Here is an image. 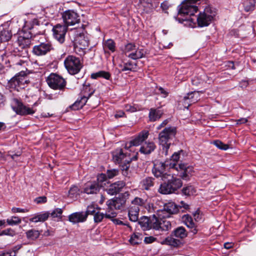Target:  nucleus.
I'll return each mask as SVG.
<instances>
[{
  "label": "nucleus",
  "instance_id": "nucleus-1",
  "mask_svg": "<svg viewBox=\"0 0 256 256\" xmlns=\"http://www.w3.org/2000/svg\"><path fill=\"white\" fill-rule=\"evenodd\" d=\"M200 0H186L184 2L180 8L178 12L179 16L185 17L182 18V20L183 21H190V26L194 27L195 24V19L191 18L192 16L194 15V13L196 12L198 8L196 6V3Z\"/></svg>",
  "mask_w": 256,
  "mask_h": 256
},
{
  "label": "nucleus",
  "instance_id": "nucleus-2",
  "mask_svg": "<svg viewBox=\"0 0 256 256\" xmlns=\"http://www.w3.org/2000/svg\"><path fill=\"white\" fill-rule=\"evenodd\" d=\"M164 182L161 184L158 192L160 194H167L174 192L181 188L182 185V180L170 174V178H166Z\"/></svg>",
  "mask_w": 256,
  "mask_h": 256
},
{
  "label": "nucleus",
  "instance_id": "nucleus-3",
  "mask_svg": "<svg viewBox=\"0 0 256 256\" xmlns=\"http://www.w3.org/2000/svg\"><path fill=\"white\" fill-rule=\"evenodd\" d=\"M126 202L124 197L115 198L108 200L106 202L108 208L105 214V217L108 218H112L116 216L114 210H120L125 205Z\"/></svg>",
  "mask_w": 256,
  "mask_h": 256
},
{
  "label": "nucleus",
  "instance_id": "nucleus-4",
  "mask_svg": "<svg viewBox=\"0 0 256 256\" xmlns=\"http://www.w3.org/2000/svg\"><path fill=\"white\" fill-rule=\"evenodd\" d=\"M176 130L175 127L166 128L162 131L158 135L160 144L163 147V150L165 152V155L168 154V150L170 148V140L175 136Z\"/></svg>",
  "mask_w": 256,
  "mask_h": 256
},
{
  "label": "nucleus",
  "instance_id": "nucleus-5",
  "mask_svg": "<svg viewBox=\"0 0 256 256\" xmlns=\"http://www.w3.org/2000/svg\"><path fill=\"white\" fill-rule=\"evenodd\" d=\"M216 14V10L211 6H206L202 12L196 18L198 24L200 27L208 26Z\"/></svg>",
  "mask_w": 256,
  "mask_h": 256
},
{
  "label": "nucleus",
  "instance_id": "nucleus-6",
  "mask_svg": "<svg viewBox=\"0 0 256 256\" xmlns=\"http://www.w3.org/2000/svg\"><path fill=\"white\" fill-rule=\"evenodd\" d=\"M64 66L70 74H76L80 72L82 64L80 58L73 56H68L64 61Z\"/></svg>",
  "mask_w": 256,
  "mask_h": 256
},
{
  "label": "nucleus",
  "instance_id": "nucleus-7",
  "mask_svg": "<svg viewBox=\"0 0 256 256\" xmlns=\"http://www.w3.org/2000/svg\"><path fill=\"white\" fill-rule=\"evenodd\" d=\"M163 205L162 208L157 210V216L159 218H170L171 215L176 214L178 212V207L174 202H160Z\"/></svg>",
  "mask_w": 256,
  "mask_h": 256
},
{
  "label": "nucleus",
  "instance_id": "nucleus-8",
  "mask_svg": "<svg viewBox=\"0 0 256 256\" xmlns=\"http://www.w3.org/2000/svg\"><path fill=\"white\" fill-rule=\"evenodd\" d=\"M164 162L156 161L154 164L152 172L157 178H160L162 180H165L166 178H170V174L167 172Z\"/></svg>",
  "mask_w": 256,
  "mask_h": 256
},
{
  "label": "nucleus",
  "instance_id": "nucleus-9",
  "mask_svg": "<svg viewBox=\"0 0 256 256\" xmlns=\"http://www.w3.org/2000/svg\"><path fill=\"white\" fill-rule=\"evenodd\" d=\"M46 82L49 86L54 90H62L66 84L65 80L56 74H51L48 77Z\"/></svg>",
  "mask_w": 256,
  "mask_h": 256
},
{
  "label": "nucleus",
  "instance_id": "nucleus-10",
  "mask_svg": "<svg viewBox=\"0 0 256 256\" xmlns=\"http://www.w3.org/2000/svg\"><path fill=\"white\" fill-rule=\"evenodd\" d=\"M11 106L13 110L18 114H31L34 112V111L32 108L24 105L21 102L16 98L12 100Z\"/></svg>",
  "mask_w": 256,
  "mask_h": 256
},
{
  "label": "nucleus",
  "instance_id": "nucleus-11",
  "mask_svg": "<svg viewBox=\"0 0 256 256\" xmlns=\"http://www.w3.org/2000/svg\"><path fill=\"white\" fill-rule=\"evenodd\" d=\"M112 159L114 162L118 164L122 163L123 162H130L133 160L137 159V156L131 157L130 154L124 152L121 148L116 150L112 152Z\"/></svg>",
  "mask_w": 256,
  "mask_h": 256
},
{
  "label": "nucleus",
  "instance_id": "nucleus-12",
  "mask_svg": "<svg viewBox=\"0 0 256 256\" xmlns=\"http://www.w3.org/2000/svg\"><path fill=\"white\" fill-rule=\"evenodd\" d=\"M62 18L64 25L67 27L74 26L80 22V16L76 12L72 10H68L64 12Z\"/></svg>",
  "mask_w": 256,
  "mask_h": 256
},
{
  "label": "nucleus",
  "instance_id": "nucleus-13",
  "mask_svg": "<svg viewBox=\"0 0 256 256\" xmlns=\"http://www.w3.org/2000/svg\"><path fill=\"white\" fill-rule=\"evenodd\" d=\"M54 50V47L50 42L46 41L35 46L33 48L32 52L36 56H40L46 55L48 52Z\"/></svg>",
  "mask_w": 256,
  "mask_h": 256
},
{
  "label": "nucleus",
  "instance_id": "nucleus-14",
  "mask_svg": "<svg viewBox=\"0 0 256 256\" xmlns=\"http://www.w3.org/2000/svg\"><path fill=\"white\" fill-rule=\"evenodd\" d=\"M166 218H159L158 216L153 215V219L152 222L153 224V228L162 230H168L171 228V223L169 220L165 219Z\"/></svg>",
  "mask_w": 256,
  "mask_h": 256
},
{
  "label": "nucleus",
  "instance_id": "nucleus-15",
  "mask_svg": "<svg viewBox=\"0 0 256 256\" xmlns=\"http://www.w3.org/2000/svg\"><path fill=\"white\" fill-rule=\"evenodd\" d=\"M67 30V26L64 24H56L52 28L54 37L60 44H62L64 42Z\"/></svg>",
  "mask_w": 256,
  "mask_h": 256
},
{
  "label": "nucleus",
  "instance_id": "nucleus-16",
  "mask_svg": "<svg viewBox=\"0 0 256 256\" xmlns=\"http://www.w3.org/2000/svg\"><path fill=\"white\" fill-rule=\"evenodd\" d=\"M148 130H144L140 132L137 136L128 144L126 145V148L128 149L132 146H138L141 144L148 136Z\"/></svg>",
  "mask_w": 256,
  "mask_h": 256
},
{
  "label": "nucleus",
  "instance_id": "nucleus-17",
  "mask_svg": "<svg viewBox=\"0 0 256 256\" xmlns=\"http://www.w3.org/2000/svg\"><path fill=\"white\" fill-rule=\"evenodd\" d=\"M25 76L26 73L24 72H20L16 74L10 80L9 84L10 86L12 88H16L17 87H20L24 86L26 82Z\"/></svg>",
  "mask_w": 256,
  "mask_h": 256
},
{
  "label": "nucleus",
  "instance_id": "nucleus-18",
  "mask_svg": "<svg viewBox=\"0 0 256 256\" xmlns=\"http://www.w3.org/2000/svg\"><path fill=\"white\" fill-rule=\"evenodd\" d=\"M125 182L123 181H118L111 184L106 189L107 193L111 196L115 195L120 192L121 190L125 186Z\"/></svg>",
  "mask_w": 256,
  "mask_h": 256
},
{
  "label": "nucleus",
  "instance_id": "nucleus-19",
  "mask_svg": "<svg viewBox=\"0 0 256 256\" xmlns=\"http://www.w3.org/2000/svg\"><path fill=\"white\" fill-rule=\"evenodd\" d=\"M102 185L96 182H88L86 184L84 188V192L87 194H95L98 193Z\"/></svg>",
  "mask_w": 256,
  "mask_h": 256
},
{
  "label": "nucleus",
  "instance_id": "nucleus-20",
  "mask_svg": "<svg viewBox=\"0 0 256 256\" xmlns=\"http://www.w3.org/2000/svg\"><path fill=\"white\" fill-rule=\"evenodd\" d=\"M76 47L81 50H86L88 47V40L84 34H80L75 38Z\"/></svg>",
  "mask_w": 256,
  "mask_h": 256
},
{
  "label": "nucleus",
  "instance_id": "nucleus-21",
  "mask_svg": "<svg viewBox=\"0 0 256 256\" xmlns=\"http://www.w3.org/2000/svg\"><path fill=\"white\" fill-rule=\"evenodd\" d=\"M179 169L182 171L180 172V176L184 180L189 179L193 172V168L191 166H186L184 164H180L178 165Z\"/></svg>",
  "mask_w": 256,
  "mask_h": 256
},
{
  "label": "nucleus",
  "instance_id": "nucleus-22",
  "mask_svg": "<svg viewBox=\"0 0 256 256\" xmlns=\"http://www.w3.org/2000/svg\"><path fill=\"white\" fill-rule=\"evenodd\" d=\"M140 2L142 14H150L154 11V7L152 0H140Z\"/></svg>",
  "mask_w": 256,
  "mask_h": 256
},
{
  "label": "nucleus",
  "instance_id": "nucleus-23",
  "mask_svg": "<svg viewBox=\"0 0 256 256\" xmlns=\"http://www.w3.org/2000/svg\"><path fill=\"white\" fill-rule=\"evenodd\" d=\"M68 220L73 224L82 222L86 220V214L83 212H74L69 216Z\"/></svg>",
  "mask_w": 256,
  "mask_h": 256
},
{
  "label": "nucleus",
  "instance_id": "nucleus-24",
  "mask_svg": "<svg viewBox=\"0 0 256 256\" xmlns=\"http://www.w3.org/2000/svg\"><path fill=\"white\" fill-rule=\"evenodd\" d=\"M182 220L184 223L190 229V232L194 234L197 233L198 230L196 228L195 224L190 216L188 214H184L182 216Z\"/></svg>",
  "mask_w": 256,
  "mask_h": 256
},
{
  "label": "nucleus",
  "instance_id": "nucleus-25",
  "mask_svg": "<svg viewBox=\"0 0 256 256\" xmlns=\"http://www.w3.org/2000/svg\"><path fill=\"white\" fill-rule=\"evenodd\" d=\"M156 148L155 144L152 142H145L140 149V152L145 154H150Z\"/></svg>",
  "mask_w": 256,
  "mask_h": 256
},
{
  "label": "nucleus",
  "instance_id": "nucleus-26",
  "mask_svg": "<svg viewBox=\"0 0 256 256\" xmlns=\"http://www.w3.org/2000/svg\"><path fill=\"white\" fill-rule=\"evenodd\" d=\"M153 219V216L150 218L146 216H143L138 220V224L144 230L153 228V224L152 221Z\"/></svg>",
  "mask_w": 256,
  "mask_h": 256
},
{
  "label": "nucleus",
  "instance_id": "nucleus-27",
  "mask_svg": "<svg viewBox=\"0 0 256 256\" xmlns=\"http://www.w3.org/2000/svg\"><path fill=\"white\" fill-rule=\"evenodd\" d=\"M198 92H192L188 93L187 95L184 98V104H188V107L192 104L196 102L198 100Z\"/></svg>",
  "mask_w": 256,
  "mask_h": 256
},
{
  "label": "nucleus",
  "instance_id": "nucleus-28",
  "mask_svg": "<svg viewBox=\"0 0 256 256\" xmlns=\"http://www.w3.org/2000/svg\"><path fill=\"white\" fill-rule=\"evenodd\" d=\"M140 208L138 206H130L128 208V217L130 221L136 222L138 220Z\"/></svg>",
  "mask_w": 256,
  "mask_h": 256
},
{
  "label": "nucleus",
  "instance_id": "nucleus-29",
  "mask_svg": "<svg viewBox=\"0 0 256 256\" xmlns=\"http://www.w3.org/2000/svg\"><path fill=\"white\" fill-rule=\"evenodd\" d=\"M154 178L152 177H146L143 179L140 183V186L142 190H150L154 185Z\"/></svg>",
  "mask_w": 256,
  "mask_h": 256
},
{
  "label": "nucleus",
  "instance_id": "nucleus-30",
  "mask_svg": "<svg viewBox=\"0 0 256 256\" xmlns=\"http://www.w3.org/2000/svg\"><path fill=\"white\" fill-rule=\"evenodd\" d=\"M135 50L134 52H132L128 54V58L133 60H137L145 57L146 54V50L138 48Z\"/></svg>",
  "mask_w": 256,
  "mask_h": 256
},
{
  "label": "nucleus",
  "instance_id": "nucleus-31",
  "mask_svg": "<svg viewBox=\"0 0 256 256\" xmlns=\"http://www.w3.org/2000/svg\"><path fill=\"white\" fill-rule=\"evenodd\" d=\"M163 112L159 109L150 108L149 112V118L150 121L154 122L160 119L162 116Z\"/></svg>",
  "mask_w": 256,
  "mask_h": 256
},
{
  "label": "nucleus",
  "instance_id": "nucleus-32",
  "mask_svg": "<svg viewBox=\"0 0 256 256\" xmlns=\"http://www.w3.org/2000/svg\"><path fill=\"white\" fill-rule=\"evenodd\" d=\"M172 235L168 236L164 240L162 244L168 245L174 247H178L182 244L180 240L176 239L173 237Z\"/></svg>",
  "mask_w": 256,
  "mask_h": 256
},
{
  "label": "nucleus",
  "instance_id": "nucleus-33",
  "mask_svg": "<svg viewBox=\"0 0 256 256\" xmlns=\"http://www.w3.org/2000/svg\"><path fill=\"white\" fill-rule=\"evenodd\" d=\"M50 214L46 212L42 214H38L33 217L30 218V221L32 222H44L46 221L48 218Z\"/></svg>",
  "mask_w": 256,
  "mask_h": 256
},
{
  "label": "nucleus",
  "instance_id": "nucleus-34",
  "mask_svg": "<svg viewBox=\"0 0 256 256\" xmlns=\"http://www.w3.org/2000/svg\"><path fill=\"white\" fill-rule=\"evenodd\" d=\"M172 236L176 238L183 239L187 236V232L186 229L183 226H178L172 232Z\"/></svg>",
  "mask_w": 256,
  "mask_h": 256
},
{
  "label": "nucleus",
  "instance_id": "nucleus-35",
  "mask_svg": "<svg viewBox=\"0 0 256 256\" xmlns=\"http://www.w3.org/2000/svg\"><path fill=\"white\" fill-rule=\"evenodd\" d=\"M88 100V97L84 96L81 98L80 100L76 101L72 105L70 106L71 108L75 110L82 108L86 104Z\"/></svg>",
  "mask_w": 256,
  "mask_h": 256
},
{
  "label": "nucleus",
  "instance_id": "nucleus-36",
  "mask_svg": "<svg viewBox=\"0 0 256 256\" xmlns=\"http://www.w3.org/2000/svg\"><path fill=\"white\" fill-rule=\"evenodd\" d=\"M91 78L93 79H96L98 78H103L106 80H109L110 78V74L107 72L100 70L91 74Z\"/></svg>",
  "mask_w": 256,
  "mask_h": 256
},
{
  "label": "nucleus",
  "instance_id": "nucleus-37",
  "mask_svg": "<svg viewBox=\"0 0 256 256\" xmlns=\"http://www.w3.org/2000/svg\"><path fill=\"white\" fill-rule=\"evenodd\" d=\"M40 234L38 230L34 229L28 230L26 232L27 238L32 240H36L40 236Z\"/></svg>",
  "mask_w": 256,
  "mask_h": 256
},
{
  "label": "nucleus",
  "instance_id": "nucleus-38",
  "mask_svg": "<svg viewBox=\"0 0 256 256\" xmlns=\"http://www.w3.org/2000/svg\"><path fill=\"white\" fill-rule=\"evenodd\" d=\"M242 4L246 12L253 10L255 5V0H242Z\"/></svg>",
  "mask_w": 256,
  "mask_h": 256
},
{
  "label": "nucleus",
  "instance_id": "nucleus-39",
  "mask_svg": "<svg viewBox=\"0 0 256 256\" xmlns=\"http://www.w3.org/2000/svg\"><path fill=\"white\" fill-rule=\"evenodd\" d=\"M12 36L11 33L8 30H4L0 32V42H4L9 40Z\"/></svg>",
  "mask_w": 256,
  "mask_h": 256
},
{
  "label": "nucleus",
  "instance_id": "nucleus-40",
  "mask_svg": "<svg viewBox=\"0 0 256 256\" xmlns=\"http://www.w3.org/2000/svg\"><path fill=\"white\" fill-rule=\"evenodd\" d=\"M182 192L186 196H190L194 194L196 192V190L193 186H188L182 188Z\"/></svg>",
  "mask_w": 256,
  "mask_h": 256
},
{
  "label": "nucleus",
  "instance_id": "nucleus-41",
  "mask_svg": "<svg viewBox=\"0 0 256 256\" xmlns=\"http://www.w3.org/2000/svg\"><path fill=\"white\" fill-rule=\"evenodd\" d=\"M79 188L76 186H72L68 191V197L72 199L76 198L78 195Z\"/></svg>",
  "mask_w": 256,
  "mask_h": 256
},
{
  "label": "nucleus",
  "instance_id": "nucleus-42",
  "mask_svg": "<svg viewBox=\"0 0 256 256\" xmlns=\"http://www.w3.org/2000/svg\"><path fill=\"white\" fill-rule=\"evenodd\" d=\"M146 201L143 198L138 197H136L132 201L130 206H138V207L139 208V206L144 205Z\"/></svg>",
  "mask_w": 256,
  "mask_h": 256
},
{
  "label": "nucleus",
  "instance_id": "nucleus-43",
  "mask_svg": "<svg viewBox=\"0 0 256 256\" xmlns=\"http://www.w3.org/2000/svg\"><path fill=\"white\" fill-rule=\"evenodd\" d=\"M104 48H108L112 52L115 50V43L111 39L108 40L104 44Z\"/></svg>",
  "mask_w": 256,
  "mask_h": 256
},
{
  "label": "nucleus",
  "instance_id": "nucleus-44",
  "mask_svg": "<svg viewBox=\"0 0 256 256\" xmlns=\"http://www.w3.org/2000/svg\"><path fill=\"white\" fill-rule=\"evenodd\" d=\"M20 45L22 48L28 47L30 46L31 41L28 38H25L23 36H20L18 40Z\"/></svg>",
  "mask_w": 256,
  "mask_h": 256
},
{
  "label": "nucleus",
  "instance_id": "nucleus-45",
  "mask_svg": "<svg viewBox=\"0 0 256 256\" xmlns=\"http://www.w3.org/2000/svg\"><path fill=\"white\" fill-rule=\"evenodd\" d=\"M21 219L18 216H12L10 218H8L6 222L10 226H14L18 224L21 222Z\"/></svg>",
  "mask_w": 256,
  "mask_h": 256
},
{
  "label": "nucleus",
  "instance_id": "nucleus-46",
  "mask_svg": "<svg viewBox=\"0 0 256 256\" xmlns=\"http://www.w3.org/2000/svg\"><path fill=\"white\" fill-rule=\"evenodd\" d=\"M124 67L123 69H121L122 72H125L128 70H132L134 68H135L136 66V64L133 63L132 62H124Z\"/></svg>",
  "mask_w": 256,
  "mask_h": 256
},
{
  "label": "nucleus",
  "instance_id": "nucleus-47",
  "mask_svg": "<svg viewBox=\"0 0 256 256\" xmlns=\"http://www.w3.org/2000/svg\"><path fill=\"white\" fill-rule=\"evenodd\" d=\"M62 213V210L61 208H56L54 209L51 213H49L50 215L53 218H61Z\"/></svg>",
  "mask_w": 256,
  "mask_h": 256
},
{
  "label": "nucleus",
  "instance_id": "nucleus-48",
  "mask_svg": "<svg viewBox=\"0 0 256 256\" xmlns=\"http://www.w3.org/2000/svg\"><path fill=\"white\" fill-rule=\"evenodd\" d=\"M141 239L140 238V236L138 234H133L130 240V242L132 244H136L140 242Z\"/></svg>",
  "mask_w": 256,
  "mask_h": 256
},
{
  "label": "nucleus",
  "instance_id": "nucleus-49",
  "mask_svg": "<svg viewBox=\"0 0 256 256\" xmlns=\"http://www.w3.org/2000/svg\"><path fill=\"white\" fill-rule=\"evenodd\" d=\"M213 144L218 148L222 150H226L228 148V146L224 144L221 141L216 140L213 142Z\"/></svg>",
  "mask_w": 256,
  "mask_h": 256
},
{
  "label": "nucleus",
  "instance_id": "nucleus-50",
  "mask_svg": "<svg viewBox=\"0 0 256 256\" xmlns=\"http://www.w3.org/2000/svg\"><path fill=\"white\" fill-rule=\"evenodd\" d=\"M4 235L13 236L16 235V232L11 228H8L3 230L1 232H0V236Z\"/></svg>",
  "mask_w": 256,
  "mask_h": 256
},
{
  "label": "nucleus",
  "instance_id": "nucleus-51",
  "mask_svg": "<svg viewBox=\"0 0 256 256\" xmlns=\"http://www.w3.org/2000/svg\"><path fill=\"white\" fill-rule=\"evenodd\" d=\"M104 216H105V214L100 212H96L94 214V222L96 223L100 222L104 218Z\"/></svg>",
  "mask_w": 256,
  "mask_h": 256
},
{
  "label": "nucleus",
  "instance_id": "nucleus-52",
  "mask_svg": "<svg viewBox=\"0 0 256 256\" xmlns=\"http://www.w3.org/2000/svg\"><path fill=\"white\" fill-rule=\"evenodd\" d=\"M118 174V170L116 169L108 170L106 172L107 176L108 178H112Z\"/></svg>",
  "mask_w": 256,
  "mask_h": 256
},
{
  "label": "nucleus",
  "instance_id": "nucleus-53",
  "mask_svg": "<svg viewBox=\"0 0 256 256\" xmlns=\"http://www.w3.org/2000/svg\"><path fill=\"white\" fill-rule=\"evenodd\" d=\"M136 45L132 43H128L125 46L124 50L126 52H130L136 50Z\"/></svg>",
  "mask_w": 256,
  "mask_h": 256
},
{
  "label": "nucleus",
  "instance_id": "nucleus-54",
  "mask_svg": "<svg viewBox=\"0 0 256 256\" xmlns=\"http://www.w3.org/2000/svg\"><path fill=\"white\" fill-rule=\"evenodd\" d=\"M96 213L95 208L92 206H88L87 208V210L84 212L85 214H86V218L88 214H94Z\"/></svg>",
  "mask_w": 256,
  "mask_h": 256
},
{
  "label": "nucleus",
  "instance_id": "nucleus-55",
  "mask_svg": "<svg viewBox=\"0 0 256 256\" xmlns=\"http://www.w3.org/2000/svg\"><path fill=\"white\" fill-rule=\"evenodd\" d=\"M106 176L104 174H100L97 176V183L102 185L101 183L106 181Z\"/></svg>",
  "mask_w": 256,
  "mask_h": 256
},
{
  "label": "nucleus",
  "instance_id": "nucleus-56",
  "mask_svg": "<svg viewBox=\"0 0 256 256\" xmlns=\"http://www.w3.org/2000/svg\"><path fill=\"white\" fill-rule=\"evenodd\" d=\"M12 211L13 213L16 212H27L29 211V210L27 208H12Z\"/></svg>",
  "mask_w": 256,
  "mask_h": 256
},
{
  "label": "nucleus",
  "instance_id": "nucleus-57",
  "mask_svg": "<svg viewBox=\"0 0 256 256\" xmlns=\"http://www.w3.org/2000/svg\"><path fill=\"white\" fill-rule=\"evenodd\" d=\"M0 256H16V252H6L0 253Z\"/></svg>",
  "mask_w": 256,
  "mask_h": 256
},
{
  "label": "nucleus",
  "instance_id": "nucleus-58",
  "mask_svg": "<svg viewBox=\"0 0 256 256\" xmlns=\"http://www.w3.org/2000/svg\"><path fill=\"white\" fill-rule=\"evenodd\" d=\"M35 202L37 204L45 203L46 202V196H40L35 199Z\"/></svg>",
  "mask_w": 256,
  "mask_h": 256
},
{
  "label": "nucleus",
  "instance_id": "nucleus-59",
  "mask_svg": "<svg viewBox=\"0 0 256 256\" xmlns=\"http://www.w3.org/2000/svg\"><path fill=\"white\" fill-rule=\"evenodd\" d=\"M156 238L153 236H147L144 238V242L146 244H150L156 240Z\"/></svg>",
  "mask_w": 256,
  "mask_h": 256
},
{
  "label": "nucleus",
  "instance_id": "nucleus-60",
  "mask_svg": "<svg viewBox=\"0 0 256 256\" xmlns=\"http://www.w3.org/2000/svg\"><path fill=\"white\" fill-rule=\"evenodd\" d=\"M170 6L169 3L167 1H164L161 4L160 7L163 10H167Z\"/></svg>",
  "mask_w": 256,
  "mask_h": 256
},
{
  "label": "nucleus",
  "instance_id": "nucleus-61",
  "mask_svg": "<svg viewBox=\"0 0 256 256\" xmlns=\"http://www.w3.org/2000/svg\"><path fill=\"white\" fill-rule=\"evenodd\" d=\"M125 108L126 111L130 112H134L136 110V108L131 105L127 104Z\"/></svg>",
  "mask_w": 256,
  "mask_h": 256
},
{
  "label": "nucleus",
  "instance_id": "nucleus-62",
  "mask_svg": "<svg viewBox=\"0 0 256 256\" xmlns=\"http://www.w3.org/2000/svg\"><path fill=\"white\" fill-rule=\"evenodd\" d=\"M123 164H122L121 166L122 170H128L129 168V164L130 162L128 163L126 162H123Z\"/></svg>",
  "mask_w": 256,
  "mask_h": 256
},
{
  "label": "nucleus",
  "instance_id": "nucleus-63",
  "mask_svg": "<svg viewBox=\"0 0 256 256\" xmlns=\"http://www.w3.org/2000/svg\"><path fill=\"white\" fill-rule=\"evenodd\" d=\"M180 208H183L184 210H188L189 208V205L185 203L184 202L182 201L180 202V204L178 206Z\"/></svg>",
  "mask_w": 256,
  "mask_h": 256
},
{
  "label": "nucleus",
  "instance_id": "nucleus-64",
  "mask_svg": "<svg viewBox=\"0 0 256 256\" xmlns=\"http://www.w3.org/2000/svg\"><path fill=\"white\" fill-rule=\"evenodd\" d=\"M236 122L237 124H240L246 123L248 122V120L246 118H241L236 120Z\"/></svg>",
  "mask_w": 256,
  "mask_h": 256
}]
</instances>
